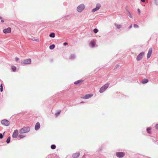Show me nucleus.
Instances as JSON below:
<instances>
[{"instance_id": "obj_5", "label": "nucleus", "mask_w": 158, "mask_h": 158, "mask_svg": "<svg viewBox=\"0 0 158 158\" xmlns=\"http://www.w3.org/2000/svg\"><path fill=\"white\" fill-rule=\"evenodd\" d=\"M144 54V52H141L137 56L136 60L138 61H139L141 60L143 57V56Z\"/></svg>"}, {"instance_id": "obj_43", "label": "nucleus", "mask_w": 158, "mask_h": 158, "mask_svg": "<svg viewBox=\"0 0 158 158\" xmlns=\"http://www.w3.org/2000/svg\"><path fill=\"white\" fill-rule=\"evenodd\" d=\"M141 1L142 2H145V0H141Z\"/></svg>"}, {"instance_id": "obj_42", "label": "nucleus", "mask_w": 158, "mask_h": 158, "mask_svg": "<svg viewBox=\"0 0 158 158\" xmlns=\"http://www.w3.org/2000/svg\"><path fill=\"white\" fill-rule=\"evenodd\" d=\"M69 15H68L65 16H64V18H65L66 19V18H67V17H69Z\"/></svg>"}, {"instance_id": "obj_26", "label": "nucleus", "mask_w": 158, "mask_h": 158, "mask_svg": "<svg viewBox=\"0 0 158 158\" xmlns=\"http://www.w3.org/2000/svg\"><path fill=\"white\" fill-rule=\"evenodd\" d=\"M51 148L52 149H54L56 148V146L55 144H52L51 146Z\"/></svg>"}, {"instance_id": "obj_16", "label": "nucleus", "mask_w": 158, "mask_h": 158, "mask_svg": "<svg viewBox=\"0 0 158 158\" xmlns=\"http://www.w3.org/2000/svg\"><path fill=\"white\" fill-rule=\"evenodd\" d=\"M148 82V80L146 78H143L141 81V83L143 84H145Z\"/></svg>"}, {"instance_id": "obj_27", "label": "nucleus", "mask_w": 158, "mask_h": 158, "mask_svg": "<svg viewBox=\"0 0 158 158\" xmlns=\"http://www.w3.org/2000/svg\"><path fill=\"white\" fill-rule=\"evenodd\" d=\"M16 67L15 66H12L11 67V69L13 71L15 72L16 70Z\"/></svg>"}, {"instance_id": "obj_17", "label": "nucleus", "mask_w": 158, "mask_h": 158, "mask_svg": "<svg viewBox=\"0 0 158 158\" xmlns=\"http://www.w3.org/2000/svg\"><path fill=\"white\" fill-rule=\"evenodd\" d=\"M84 81V80L82 79H80L79 80L77 81H76L74 82V84L75 85H77L79 84L80 83Z\"/></svg>"}, {"instance_id": "obj_10", "label": "nucleus", "mask_w": 158, "mask_h": 158, "mask_svg": "<svg viewBox=\"0 0 158 158\" xmlns=\"http://www.w3.org/2000/svg\"><path fill=\"white\" fill-rule=\"evenodd\" d=\"M18 135V130H15L14 131V132L13 133L12 136L14 138H17Z\"/></svg>"}, {"instance_id": "obj_36", "label": "nucleus", "mask_w": 158, "mask_h": 158, "mask_svg": "<svg viewBox=\"0 0 158 158\" xmlns=\"http://www.w3.org/2000/svg\"><path fill=\"white\" fill-rule=\"evenodd\" d=\"M155 128L156 129H158V123L156 124L155 126Z\"/></svg>"}, {"instance_id": "obj_39", "label": "nucleus", "mask_w": 158, "mask_h": 158, "mask_svg": "<svg viewBox=\"0 0 158 158\" xmlns=\"http://www.w3.org/2000/svg\"><path fill=\"white\" fill-rule=\"evenodd\" d=\"M19 58L17 57H16L15 59V60L16 62H17V61L19 60Z\"/></svg>"}, {"instance_id": "obj_21", "label": "nucleus", "mask_w": 158, "mask_h": 158, "mask_svg": "<svg viewBox=\"0 0 158 158\" xmlns=\"http://www.w3.org/2000/svg\"><path fill=\"white\" fill-rule=\"evenodd\" d=\"M126 10L127 12V14L128 16H129V17L130 18H131L132 15H131V14L130 13V12L127 9H126Z\"/></svg>"}, {"instance_id": "obj_3", "label": "nucleus", "mask_w": 158, "mask_h": 158, "mask_svg": "<svg viewBox=\"0 0 158 158\" xmlns=\"http://www.w3.org/2000/svg\"><path fill=\"white\" fill-rule=\"evenodd\" d=\"M157 74L158 73L157 72H152L150 73L149 74H147V76L148 77L153 79H154V78L156 77Z\"/></svg>"}, {"instance_id": "obj_13", "label": "nucleus", "mask_w": 158, "mask_h": 158, "mask_svg": "<svg viewBox=\"0 0 158 158\" xmlns=\"http://www.w3.org/2000/svg\"><path fill=\"white\" fill-rule=\"evenodd\" d=\"M152 48H150L148 50V52L147 54V58L148 59L151 56L152 52Z\"/></svg>"}, {"instance_id": "obj_6", "label": "nucleus", "mask_w": 158, "mask_h": 158, "mask_svg": "<svg viewBox=\"0 0 158 158\" xmlns=\"http://www.w3.org/2000/svg\"><path fill=\"white\" fill-rule=\"evenodd\" d=\"M31 59L29 58L23 60L21 62V63L23 64H31Z\"/></svg>"}, {"instance_id": "obj_8", "label": "nucleus", "mask_w": 158, "mask_h": 158, "mask_svg": "<svg viewBox=\"0 0 158 158\" xmlns=\"http://www.w3.org/2000/svg\"><path fill=\"white\" fill-rule=\"evenodd\" d=\"M116 155L118 157L121 158L124 157L125 154L124 152H118L116 153Z\"/></svg>"}, {"instance_id": "obj_37", "label": "nucleus", "mask_w": 158, "mask_h": 158, "mask_svg": "<svg viewBox=\"0 0 158 158\" xmlns=\"http://www.w3.org/2000/svg\"><path fill=\"white\" fill-rule=\"evenodd\" d=\"M68 44V43L67 42H64L63 43V45L64 46H66Z\"/></svg>"}, {"instance_id": "obj_34", "label": "nucleus", "mask_w": 158, "mask_h": 158, "mask_svg": "<svg viewBox=\"0 0 158 158\" xmlns=\"http://www.w3.org/2000/svg\"><path fill=\"white\" fill-rule=\"evenodd\" d=\"M120 66V65L118 64H117L115 66V68H114V69H117Z\"/></svg>"}, {"instance_id": "obj_49", "label": "nucleus", "mask_w": 158, "mask_h": 158, "mask_svg": "<svg viewBox=\"0 0 158 158\" xmlns=\"http://www.w3.org/2000/svg\"><path fill=\"white\" fill-rule=\"evenodd\" d=\"M83 103V102L82 101V102H81V103Z\"/></svg>"}, {"instance_id": "obj_19", "label": "nucleus", "mask_w": 158, "mask_h": 158, "mask_svg": "<svg viewBox=\"0 0 158 158\" xmlns=\"http://www.w3.org/2000/svg\"><path fill=\"white\" fill-rule=\"evenodd\" d=\"M75 58V55L74 54H72L69 57V59L71 60L74 59Z\"/></svg>"}, {"instance_id": "obj_23", "label": "nucleus", "mask_w": 158, "mask_h": 158, "mask_svg": "<svg viewBox=\"0 0 158 158\" xmlns=\"http://www.w3.org/2000/svg\"><path fill=\"white\" fill-rule=\"evenodd\" d=\"M10 137L9 136L8 137V138L6 140V142L7 143H10Z\"/></svg>"}, {"instance_id": "obj_14", "label": "nucleus", "mask_w": 158, "mask_h": 158, "mask_svg": "<svg viewBox=\"0 0 158 158\" xmlns=\"http://www.w3.org/2000/svg\"><path fill=\"white\" fill-rule=\"evenodd\" d=\"M40 124L39 122H37L35 126V129L36 131L38 130L40 128Z\"/></svg>"}, {"instance_id": "obj_40", "label": "nucleus", "mask_w": 158, "mask_h": 158, "mask_svg": "<svg viewBox=\"0 0 158 158\" xmlns=\"http://www.w3.org/2000/svg\"><path fill=\"white\" fill-rule=\"evenodd\" d=\"M102 147H101V148H99V151H101L102 150Z\"/></svg>"}, {"instance_id": "obj_38", "label": "nucleus", "mask_w": 158, "mask_h": 158, "mask_svg": "<svg viewBox=\"0 0 158 158\" xmlns=\"http://www.w3.org/2000/svg\"><path fill=\"white\" fill-rule=\"evenodd\" d=\"M137 11H138V12L139 13V14H140V13H141L140 11V9H137Z\"/></svg>"}, {"instance_id": "obj_46", "label": "nucleus", "mask_w": 158, "mask_h": 158, "mask_svg": "<svg viewBox=\"0 0 158 158\" xmlns=\"http://www.w3.org/2000/svg\"><path fill=\"white\" fill-rule=\"evenodd\" d=\"M2 17H1L0 16V19H2Z\"/></svg>"}, {"instance_id": "obj_1", "label": "nucleus", "mask_w": 158, "mask_h": 158, "mask_svg": "<svg viewBox=\"0 0 158 158\" xmlns=\"http://www.w3.org/2000/svg\"><path fill=\"white\" fill-rule=\"evenodd\" d=\"M30 130V127H25L19 130V133L21 134H24L29 132Z\"/></svg>"}, {"instance_id": "obj_15", "label": "nucleus", "mask_w": 158, "mask_h": 158, "mask_svg": "<svg viewBox=\"0 0 158 158\" xmlns=\"http://www.w3.org/2000/svg\"><path fill=\"white\" fill-rule=\"evenodd\" d=\"M80 153L77 152L73 154L72 155V158H77L80 155Z\"/></svg>"}, {"instance_id": "obj_18", "label": "nucleus", "mask_w": 158, "mask_h": 158, "mask_svg": "<svg viewBox=\"0 0 158 158\" xmlns=\"http://www.w3.org/2000/svg\"><path fill=\"white\" fill-rule=\"evenodd\" d=\"M96 43L95 42L91 41L89 43V45L90 47L93 48L95 47Z\"/></svg>"}, {"instance_id": "obj_12", "label": "nucleus", "mask_w": 158, "mask_h": 158, "mask_svg": "<svg viewBox=\"0 0 158 158\" xmlns=\"http://www.w3.org/2000/svg\"><path fill=\"white\" fill-rule=\"evenodd\" d=\"M93 96V94H88L85 95L83 98L85 99H87L91 98Z\"/></svg>"}, {"instance_id": "obj_33", "label": "nucleus", "mask_w": 158, "mask_h": 158, "mask_svg": "<svg viewBox=\"0 0 158 158\" xmlns=\"http://www.w3.org/2000/svg\"><path fill=\"white\" fill-rule=\"evenodd\" d=\"M133 27L134 28H138L139 27V26L138 25H137V24H134V25H133Z\"/></svg>"}, {"instance_id": "obj_4", "label": "nucleus", "mask_w": 158, "mask_h": 158, "mask_svg": "<svg viewBox=\"0 0 158 158\" xmlns=\"http://www.w3.org/2000/svg\"><path fill=\"white\" fill-rule=\"evenodd\" d=\"M85 8V5L81 4L79 5L77 8V10L79 12H81Z\"/></svg>"}, {"instance_id": "obj_48", "label": "nucleus", "mask_w": 158, "mask_h": 158, "mask_svg": "<svg viewBox=\"0 0 158 158\" xmlns=\"http://www.w3.org/2000/svg\"><path fill=\"white\" fill-rule=\"evenodd\" d=\"M53 59H51V61H53Z\"/></svg>"}, {"instance_id": "obj_2", "label": "nucleus", "mask_w": 158, "mask_h": 158, "mask_svg": "<svg viewBox=\"0 0 158 158\" xmlns=\"http://www.w3.org/2000/svg\"><path fill=\"white\" fill-rule=\"evenodd\" d=\"M110 85V83L107 82L104 85L102 86L99 89V92L101 93H102L105 91L108 88Z\"/></svg>"}, {"instance_id": "obj_9", "label": "nucleus", "mask_w": 158, "mask_h": 158, "mask_svg": "<svg viewBox=\"0 0 158 158\" xmlns=\"http://www.w3.org/2000/svg\"><path fill=\"white\" fill-rule=\"evenodd\" d=\"M101 6V5L99 3H97L96 4V7L95 8H94L92 9V12H94L98 10L100 8Z\"/></svg>"}, {"instance_id": "obj_47", "label": "nucleus", "mask_w": 158, "mask_h": 158, "mask_svg": "<svg viewBox=\"0 0 158 158\" xmlns=\"http://www.w3.org/2000/svg\"><path fill=\"white\" fill-rule=\"evenodd\" d=\"M82 158H84V155L83 156Z\"/></svg>"}, {"instance_id": "obj_29", "label": "nucleus", "mask_w": 158, "mask_h": 158, "mask_svg": "<svg viewBox=\"0 0 158 158\" xmlns=\"http://www.w3.org/2000/svg\"><path fill=\"white\" fill-rule=\"evenodd\" d=\"M0 91L1 92H2L3 90V87L2 84H0Z\"/></svg>"}, {"instance_id": "obj_24", "label": "nucleus", "mask_w": 158, "mask_h": 158, "mask_svg": "<svg viewBox=\"0 0 158 158\" xmlns=\"http://www.w3.org/2000/svg\"><path fill=\"white\" fill-rule=\"evenodd\" d=\"M151 128L150 127H148L147 128V131L148 133H151Z\"/></svg>"}, {"instance_id": "obj_25", "label": "nucleus", "mask_w": 158, "mask_h": 158, "mask_svg": "<svg viewBox=\"0 0 158 158\" xmlns=\"http://www.w3.org/2000/svg\"><path fill=\"white\" fill-rule=\"evenodd\" d=\"M60 112H61L60 110H59L57 112H56L55 113V116L56 117H57L59 115V114H60Z\"/></svg>"}, {"instance_id": "obj_41", "label": "nucleus", "mask_w": 158, "mask_h": 158, "mask_svg": "<svg viewBox=\"0 0 158 158\" xmlns=\"http://www.w3.org/2000/svg\"><path fill=\"white\" fill-rule=\"evenodd\" d=\"M132 27V25H131L129 27V29H131Z\"/></svg>"}, {"instance_id": "obj_20", "label": "nucleus", "mask_w": 158, "mask_h": 158, "mask_svg": "<svg viewBox=\"0 0 158 158\" xmlns=\"http://www.w3.org/2000/svg\"><path fill=\"white\" fill-rule=\"evenodd\" d=\"M55 34L54 32H51L49 36L50 37L53 38L55 37Z\"/></svg>"}, {"instance_id": "obj_35", "label": "nucleus", "mask_w": 158, "mask_h": 158, "mask_svg": "<svg viewBox=\"0 0 158 158\" xmlns=\"http://www.w3.org/2000/svg\"><path fill=\"white\" fill-rule=\"evenodd\" d=\"M154 1L156 5L157 6H158V0H154Z\"/></svg>"}, {"instance_id": "obj_32", "label": "nucleus", "mask_w": 158, "mask_h": 158, "mask_svg": "<svg viewBox=\"0 0 158 158\" xmlns=\"http://www.w3.org/2000/svg\"><path fill=\"white\" fill-rule=\"evenodd\" d=\"M115 25L118 29H120L121 27V25H120L115 24Z\"/></svg>"}, {"instance_id": "obj_30", "label": "nucleus", "mask_w": 158, "mask_h": 158, "mask_svg": "<svg viewBox=\"0 0 158 158\" xmlns=\"http://www.w3.org/2000/svg\"><path fill=\"white\" fill-rule=\"evenodd\" d=\"M93 31L94 33H96L98 32V30L97 28H94L93 30Z\"/></svg>"}, {"instance_id": "obj_22", "label": "nucleus", "mask_w": 158, "mask_h": 158, "mask_svg": "<svg viewBox=\"0 0 158 158\" xmlns=\"http://www.w3.org/2000/svg\"><path fill=\"white\" fill-rule=\"evenodd\" d=\"M55 47V45L54 44H52L49 46V48L51 50L53 49Z\"/></svg>"}, {"instance_id": "obj_11", "label": "nucleus", "mask_w": 158, "mask_h": 158, "mask_svg": "<svg viewBox=\"0 0 158 158\" xmlns=\"http://www.w3.org/2000/svg\"><path fill=\"white\" fill-rule=\"evenodd\" d=\"M11 31V28L9 27L7 28L4 29L3 30V32L4 33L6 34L10 33Z\"/></svg>"}, {"instance_id": "obj_7", "label": "nucleus", "mask_w": 158, "mask_h": 158, "mask_svg": "<svg viewBox=\"0 0 158 158\" xmlns=\"http://www.w3.org/2000/svg\"><path fill=\"white\" fill-rule=\"evenodd\" d=\"M1 123L2 125L6 126H8L10 125V122L7 119H3L2 120Z\"/></svg>"}, {"instance_id": "obj_45", "label": "nucleus", "mask_w": 158, "mask_h": 158, "mask_svg": "<svg viewBox=\"0 0 158 158\" xmlns=\"http://www.w3.org/2000/svg\"><path fill=\"white\" fill-rule=\"evenodd\" d=\"M35 41H37L38 40H39V39H35Z\"/></svg>"}, {"instance_id": "obj_31", "label": "nucleus", "mask_w": 158, "mask_h": 158, "mask_svg": "<svg viewBox=\"0 0 158 158\" xmlns=\"http://www.w3.org/2000/svg\"><path fill=\"white\" fill-rule=\"evenodd\" d=\"M5 132H4L3 134L2 133H0V139H2L3 138V135H4Z\"/></svg>"}, {"instance_id": "obj_44", "label": "nucleus", "mask_w": 158, "mask_h": 158, "mask_svg": "<svg viewBox=\"0 0 158 158\" xmlns=\"http://www.w3.org/2000/svg\"><path fill=\"white\" fill-rule=\"evenodd\" d=\"M1 22L2 23H3L4 22V20H2L1 21Z\"/></svg>"}, {"instance_id": "obj_28", "label": "nucleus", "mask_w": 158, "mask_h": 158, "mask_svg": "<svg viewBox=\"0 0 158 158\" xmlns=\"http://www.w3.org/2000/svg\"><path fill=\"white\" fill-rule=\"evenodd\" d=\"M25 136L23 135H18V138L19 139H22L24 137H25Z\"/></svg>"}]
</instances>
